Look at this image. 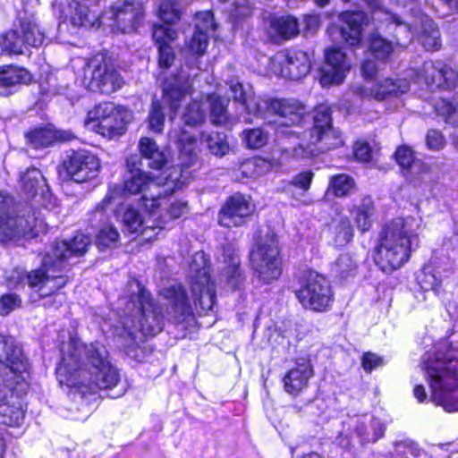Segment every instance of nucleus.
Listing matches in <instances>:
<instances>
[{
	"instance_id": "nucleus-55",
	"label": "nucleus",
	"mask_w": 458,
	"mask_h": 458,
	"mask_svg": "<svg viewBox=\"0 0 458 458\" xmlns=\"http://www.w3.org/2000/svg\"><path fill=\"white\" fill-rule=\"evenodd\" d=\"M206 113L199 101H192L185 107L182 120L189 126H197L205 121Z\"/></svg>"
},
{
	"instance_id": "nucleus-44",
	"label": "nucleus",
	"mask_w": 458,
	"mask_h": 458,
	"mask_svg": "<svg viewBox=\"0 0 458 458\" xmlns=\"http://www.w3.org/2000/svg\"><path fill=\"white\" fill-rule=\"evenodd\" d=\"M161 21L168 24L176 23L182 16V6L176 0H162L157 9Z\"/></svg>"
},
{
	"instance_id": "nucleus-39",
	"label": "nucleus",
	"mask_w": 458,
	"mask_h": 458,
	"mask_svg": "<svg viewBox=\"0 0 458 458\" xmlns=\"http://www.w3.org/2000/svg\"><path fill=\"white\" fill-rule=\"evenodd\" d=\"M420 41L428 51L438 50L441 47L440 31L429 18L424 19L421 22Z\"/></svg>"
},
{
	"instance_id": "nucleus-53",
	"label": "nucleus",
	"mask_w": 458,
	"mask_h": 458,
	"mask_svg": "<svg viewBox=\"0 0 458 458\" xmlns=\"http://www.w3.org/2000/svg\"><path fill=\"white\" fill-rule=\"evenodd\" d=\"M269 139V133L263 128L245 130L242 132V140L249 148H261Z\"/></svg>"
},
{
	"instance_id": "nucleus-17",
	"label": "nucleus",
	"mask_w": 458,
	"mask_h": 458,
	"mask_svg": "<svg viewBox=\"0 0 458 458\" xmlns=\"http://www.w3.org/2000/svg\"><path fill=\"white\" fill-rule=\"evenodd\" d=\"M114 26L123 33L137 30L144 17L141 0H118L112 5Z\"/></svg>"
},
{
	"instance_id": "nucleus-37",
	"label": "nucleus",
	"mask_w": 458,
	"mask_h": 458,
	"mask_svg": "<svg viewBox=\"0 0 458 458\" xmlns=\"http://www.w3.org/2000/svg\"><path fill=\"white\" fill-rule=\"evenodd\" d=\"M374 209V203L370 196H364L360 203L355 204L351 209V214L360 231L366 232L370 228Z\"/></svg>"
},
{
	"instance_id": "nucleus-15",
	"label": "nucleus",
	"mask_w": 458,
	"mask_h": 458,
	"mask_svg": "<svg viewBox=\"0 0 458 458\" xmlns=\"http://www.w3.org/2000/svg\"><path fill=\"white\" fill-rule=\"evenodd\" d=\"M20 386L14 380L7 379L0 385V423L17 427L24 419L21 408V396L29 389V383L23 391L19 390Z\"/></svg>"
},
{
	"instance_id": "nucleus-40",
	"label": "nucleus",
	"mask_w": 458,
	"mask_h": 458,
	"mask_svg": "<svg viewBox=\"0 0 458 458\" xmlns=\"http://www.w3.org/2000/svg\"><path fill=\"white\" fill-rule=\"evenodd\" d=\"M435 89H453L458 82V72L441 61H436Z\"/></svg>"
},
{
	"instance_id": "nucleus-38",
	"label": "nucleus",
	"mask_w": 458,
	"mask_h": 458,
	"mask_svg": "<svg viewBox=\"0 0 458 458\" xmlns=\"http://www.w3.org/2000/svg\"><path fill=\"white\" fill-rule=\"evenodd\" d=\"M386 426L377 419H372L369 424L358 423L355 428V432L362 444L377 442L384 436Z\"/></svg>"
},
{
	"instance_id": "nucleus-64",
	"label": "nucleus",
	"mask_w": 458,
	"mask_h": 458,
	"mask_svg": "<svg viewBox=\"0 0 458 458\" xmlns=\"http://www.w3.org/2000/svg\"><path fill=\"white\" fill-rule=\"evenodd\" d=\"M394 451L397 454H411L414 457H420L422 450L411 441H398L394 443Z\"/></svg>"
},
{
	"instance_id": "nucleus-63",
	"label": "nucleus",
	"mask_w": 458,
	"mask_h": 458,
	"mask_svg": "<svg viewBox=\"0 0 458 458\" xmlns=\"http://www.w3.org/2000/svg\"><path fill=\"white\" fill-rule=\"evenodd\" d=\"M426 144L431 150H440L445 147V140L441 131L432 129L426 135Z\"/></svg>"
},
{
	"instance_id": "nucleus-20",
	"label": "nucleus",
	"mask_w": 458,
	"mask_h": 458,
	"mask_svg": "<svg viewBox=\"0 0 458 458\" xmlns=\"http://www.w3.org/2000/svg\"><path fill=\"white\" fill-rule=\"evenodd\" d=\"M89 243V236L77 233L70 242H55L47 252L53 255L58 260L59 265H65L69 267L70 260L72 258L84 255Z\"/></svg>"
},
{
	"instance_id": "nucleus-56",
	"label": "nucleus",
	"mask_w": 458,
	"mask_h": 458,
	"mask_svg": "<svg viewBox=\"0 0 458 458\" xmlns=\"http://www.w3.org/2000/svg\"><path fill=\"white\" fill-rule=\"evenodd\" d=\"M122 220L128 232L143 233L144 221L136 208L131 207L127 208L123 215Z\"/></svg>"
},
{
	"instance_id": "nucleus-14",
	"label": "nucleus",
	"mask_w": 458,
	"mask_h": 458,
	"mask_svg": "<svg viewBox=\"0 0 458 458\" xmlns=\"http://www.w3.org/2000/svg\"><path fill=\"white\" fill-rule=\"evenodd\" d=\"M44 38V33L31 18L19 17V25L3 37L1 44L9 53L18 55L22 53L25 45L40 46Z\"/></svg>"
},
{
	"instance_id": "nucleus-46",
	"label": "nucleus",
	"mask_w": 458,
	"mask_h": 458,
	"mask_svg": "<svg viewBox=\"0 0 458 458\" xmlns=\"http://www.w3.org/2000/svg\"><path fill=\"white\" fill-rule=\"evenodd\" d=\"M165 120V106L160 100L153 99L148 114L149 130L155 133H161L164 130Z\"/></svg>"
},
{
	"instance_id": "nucleus-33",
	"label": "nucleus",
	"mask_w": 458,
	"mask_h": 458,
	"mask_svg": "<svg viewBox=\"0 0 458 458\" xmlns=\"http://www.w3.org/2000/svg\"><path fill=\"white\" fill-rule=\"evenodd\" d=\"M70 9L72 11L71 23L74 27L90 29L99 26L100 21L98 13L96 11L89 10L86 4L72 0Z\"/></svg>"
},
{
	"instance_id": "nucleus-30",
	"label": "nucleus",
	"mask_w": 458,
	"mask_h": 458,
	"mask_svg": "<svg viewBox=\"0 0 458 458\" xmlns=\"http://www.w3.org/2000/svg\"><path fill=\"white\" fill-rule=\"evenodd\" d=\"M310 70V60L308 54L302 50H292L282 63L281 75L290 80H300L305 77Z\"/></svg>"
},
{
	"instance_id": "nucleus-61",
	"label": "nucleus",
	"mask_w": 458,
	"mask_h": 458,
	"mask_svg": "<svg viewBox=\"0 0 458 458\" xmlns=\"http://www.w3.org/2000/svg\"><path fill=\"white\" fill-rule=\"evenodd\" d=\"M436 62L427 61L418 72V79L423 81L428 88L434 89Z\"/></svg>"
},
{
	"instance_id": "nucleus-22",
	"label": "nucleus",
	"mask_w": 458,
	"mask_h": 458,
	"mask_svg": "<svg viewBox=\"0 0 458 458\" xmlns=\"http://www.w3.org/2000/svg\"><path fill=\"white\" fill-rule=\"evenodd\" d=\"M195 32L188 43L189 50L199 56L202 55L208 45L209 32L215 30L213 13L206 11L196 15Z\"/></svg>"
},
{
	"instance_id": "nucleus-35",
	"label": "nucleus",
	"mask_w": 458,
	"mask_h": 458,
	"mask_svg": "<svg viewBox=\"0 0 458 458\" xmlns=\"http://www.w3.org/2000/svg\"><path fill=\"white\" fill-rule=\"evenodd\" d=\"M22 191L28 197L34 198L38 193L44 195L48 191L45 177L41 172L35 168H28L21 177Z\"/></svg>"
},
{
	"instance_id": "nucleus-1",
	"label": "nucleus",
	"mask_w": 458,
	"mask_h": 458,
	"mask_svg": "<svg viewBox=\"0 0 458 458\" xmlns=\"http://www.w3.org/2000/svg\"><path fill=\"white\" fill-rule=\"evenodd\" d=\"M61 384L72 389L74 397L83 399L98 390H106L110 398L124 394L120 374L110 361L109 352L98 341L89 344H69L56 369Z\"/></svg>"
},
{
	"instance_id": "nucleus-27",
	"label": "nucleus",
	"mask_w": 458,
	"mask_h": 458,
	"mask_svg": "<svg viewBox=\"0 0 458 458\" xmlns=\"http://www.w3.org/2000/svg\"><path fill=\"white\" fill-rule=\"evenodd\" d=\"M139 150L141 158L139 157L138 165L142 169L148 167L153 170H161L168 162V156L161 149L157 142L148 137H143L139 141Z\"/></svg>"
},
{
	"instance_id": "nucleus-9",
	"label": "nucleus",
	"mask_w": 458,
	"mask_h": 458,
	"mask_svg": "<svg viewBox=\"0 0 458 458\" xmlns=\"http://www.w3.org/2000/svg\"><path fill=\"white\" fill-rule=\"evenodd\" d=\"M29 376L30 363L22 347L13 336L0 335V385L7 379L14 380L23 391Z\"/></svg>"
},
{
	"instance_id": "nucleus-32",
	"label": "nucleus",
	"mask_w": 458,
	"mask_h": 458,
	"mask_svg": "<svg viewBox=\"0 0 458 458\" xmlns=\"http://www.w3.org/2000/svg\"><path fill=\"white\" fill-rule=\"evenodd\" d=\"M127 123V112L119 108L114 114L97 124V132L108 139L119 137L126 131Z\"/></svg>"
},
{
	"instance_id": "nucleus-42",
	"label": "nucleus",
	"mask_w": 458,
	"mask_h": 458,
	"mask_svg": "<svg viewBox=\"0 0 458 458\" xmlns=\"http://www.w3.org/2000/svg\"><path fill=\"white\" fill-rule=\"evenodd\" d=\"M333 241L336 247L349 243L353 237V228L348 217H340L332 224Z\"/></svg>"
},
{
	"instance_id": "nucleus-45",
	"label": "nucleus",
	"mask_w": 458,
	"mask_h": 458,
	"mask_svg": "<svg viewBox=\"0 0 458 458\" xmlns=\"http://www.w3.org/2000/svg\"><path fill=\"white\" fill-rule=\"evenodd\" d=\"M357 265L350 254H341L332 267V274L340 280L352 277L356 273Z\"/></svg>"
},
{
	"instance_id": "nucleus-3",
	"label": "nucleus",
	"mask_w": 458,
	"mask_h": 458,
	"mask_svg": "<svg viewBox=\"0 0 458 458\" xmlns=\"http://www.w3.org/2000/svg\"><path fill=\"white\" fill-rule=\"evenodd\" d=\"M421 218L397 217L383 228L377 247L376 263L385 273L402 267L420 246Z\"/></svg>"
},
{
	"instance_id": "nucleus-59",
	"label": "nucleus",
	"mask_w": 458,
	"mask_h": 458,
	"mask_svg": "<svg viewBox=\"0 0 458 458\" xmlns=\"http://www.w3.org/2000/svg\"><path fill=\"white\" fill-rule=\"evenodd\" d=\"M152 38L158 47L162 45H169L170 42L175 40L177 31L161 24H155L152 30Z\"/></svg>"
},
{
	"instance_id": "nucleus-23",
	"label": "nucleus",
	"mask_w": 458,
	"mask_h": 458,
	"mask_svg": "<svg viewBox=\"0 0 458 458\" xmlns=\"http://www.w3.org/2000/svg\"><path fill=\"white\" fill-rule=\"evenodd\" d=\"M313 376V369L308 359H298L295 366L284 377V388L286 393L297 395L308 386L309 379Z\"/></svg>"
},
{
	"instance_id": "nucleus-28",
	"label": "nucleus",
	"mask_w": 458,
	"mask_h": 458,
	"mask_svg": "<svg viewBox=\"0 0 458 458\" xmlns=\"http://www.w3.org/2000/svg\"><path fill=\"white\" fill-rule=\"evenodd\" d=\"M305 107L302 104L293 98L274 99V114L285 119L280 123L276 131L281 128L291 129L290 125H298L303 120Z\"/></svg>"
},
{
	"instance_id": "nucleus-11",
	"label": "nucleus",
	"mask_w": 458,
	"mask_h": 458,
	"mask_svg": "<svg viewBox=\"0 0 458 458\" xmlns=\"http://www.w3.org/2000/svg\"><path fill=\"white\" fill-rule=\"evenodd\" d=\"M189 277L195 305L205 311L211 310L216 296L215 285L210 280L209 261L203 251L192 256Z\"/></svg>"
},
{
	"instance_id": "nucleus-26",
	"label": "nucleus",
	"mask_w": 458,
	"mask_h": 458,
	"mask_svg": "<svg viewBox=\"0 0 458 458\" xmlns=\"http://www.w3.org/2000/svg\"><path fill=\"white\" fill-rule=\"evenodd\" d=\"M27 143L34 148H48L57 142L71 141L75 138L73 133L52 127H39L25 134Z\"/></svg>"
},
{
	"instance_id": "nucleus-49",
	"label": "nucleus",
	"mask_w": 458,
	"mask_h": 458,
	"mask_svg": "<svg viewBox=\"0 0 458 458\" xmlns=\"http://www.w3.org/2000/svg\"><path fill=\"white\" fill-rule=\"evenodd\" d=\"M394 51L391 41L385 39L379 35H372L369 45L370 55L379 61H386Z\"/></svg>"
},
{
	"instance_id": "nucleus-12",
	"label": "nucleus",
	"mask_w": 458,
	"mask_h": 458,
	"mask_svg": "<svg viewBox=\"0 0 458 458\" xmlns=\"http://www.w3.org/2000/svg\"><path fill=\"white\" fill-rule=\"evenodd\" d=\"M251 265L258 278L265 284L277 279L281 273L278 241L274 233L261 238L256 250L250 253Z\"/></svg>"
},
{
	"instance_id": "nucleus-16",
	"label": "nucleus",
	"mask_w": 458,
	"mask_h": 458,
	"mask_svg": "<svg viewBox=\"0 0 458 458\" xmlns=\"http://www.w3.org/2000/svg\"><path fill=\"white\" fill-rule=\"evenodd\" d=\"M63 165L71 179L79 183L95 178L100 167L98 157L84 149L68 152Z\"/></svg>"
},
{
	"instance_id": "nucleus-13",
	"label": "nucleus",
	"mask_w": 458,
	"mask_h": 458,
	"mask_svg": "<svg viewBox=\"0 0 458 458\" xmlns=\"http://www.w3.org/2000/svg\"><path fill=\"white\" fill-rule=\"evenodd\" d=\"M295 293L305 309L314 311H325L333 301V293L327 280L316 272L308 275Z\"/></svg>"
},
{
	"instance_id": "nucleus-7",
	"label": "nucleus",
	"mask_w": 458,
	"mask_h": 458,
	"mask_svg": "<svg viewBox=\"0 0 458 458\" xmlns=\"http://www.w3.org/2000/svg\"><path fill=\"white\" fill-rule=\"evenodd\" d=\"M137 293L131 295L123 310V327L131 335L134 331L145 336H153L163 329V315L150 296V293L137 284Z\"/></svg>"
},
{
	"instance_id": "nucleus-6",
	"label": "nucleus",
	"mask_w": 458,
	"mask_h": 458,
	"mask_svg": "<svg viewBox=\"0 0 458 458\" xmlns=\"http://www.w3.org/2000/svg\"><path fill=\"white\" fill-rule=\"evenodd\" d=\"M42 221L28 203L15 202L13 196L0 191V242L19 241L37 235Z\"/></svg>"
},
{
	"instance_id": "nucleus-48",
	"label": "nucleus",
	"mask_w": 458,
	"mask_h": 458,
	"mask_svg": "<svg viewBox=\"0 0 458 458\" xmlns=\"http://www.w3.org/2000/svg\"><path fill=\"white\" fill-rule=\"evenodd\" d=\"M417 281L421 289L425 292L433 291L434 293H438L440 291L442 280L430 266L423 267L417 276Z\"/></svg>"
},
{
	"instance_id": "nucleus-43",
	"label": "nucleus",
	"mask_w": 458,
	"mask_h": 458,
	"mask_svg": "<svg viewBox=\"0 0 458 458\" xmlns=\"http://www.w3.org/2000/svg\"><path fill=\"white\" fill-rule=\"evenodd\" d=\"M174 299L172 305L174 318L177 323H181L191 316L192 311L182 286L178 285L176 288H174Z\"/></svg>"
},
{
	"instance_id": "nucleus-47",
	"label": "nucleus",
	"mask_w": 458,
	"mask_h": 458,
	"mask_svg": "<svg viewBox=\"0 0 458 458\" xmlns=\"http://www.w3.org/2000/svg\"><path fill=\"white\" fill-rule=\"evenodd\" d=\"M395 159L400 166L408 169L412 174H416L417 170L423 169L425 166L414 157L413 151L406 146H402L395 151Z\"/></svg>"
},
{
	"instance_id": "nucleus-18",
	"label": "nucleus",
	"mask_w": 458,
	"mask_h": 458,
	"mask_svg": "<svg viewBox=\"0 0 458 458\" xmlns=\"http://www.w3.org/2000/svg\"><path fill=\"white\" fill-rule=\"evenodd\" d=\"M253 208L250 199L242 193L233 194L225 203L218 214L219 225L224 227L241 226L245 218L251 215Z\"/></svg>"
},
{
	"instance_id": "nucleus-41",
	"label": "nucleus",
	"mask_w": 458,
	"mask_h": 458,
	"mask_svg": "<svg viewBox=\"0 0 458 458\" xmlns=\"http://www.w3.org/2000/svg\"><path fill=\"white\" fill-rule=\"evenodd\" d=\"M229 99L220 96H212L210 98V119L216 125L231 123L230 114L227 112Z\"/></svg>"
},
{
	"instance_id": "nucleus-36",
	"label": "nucleus",
	"mask_w": 458,
	"mask_h": 458,
	"mask_svg": "<svg viewBox=\"0 0 458 458\" xmlns=\"http://www.w3.org/2000/svg\"><path fill=\"white\" fill-rule=\"evenodd\" d=\"M200 143L210 154L223 157L230 151L227 135L219 131H203L200 134Z\"/></svg>"
},
{
	"instance_id": "nucleus-25",
	"label": "nucleus",
	"mask_w": 458,
	"mask_h": 458,
	"mask_svg": "<svg viewBox=\"0 0 458 458\" xmlns=\"http://www.w3.org/2000/svg\"><path fill=\"white\" fill-rule=\"evenodd\" d=\"M221 258L224 263L220 275L221 279L233 290L240 288L244 281V276L240 267L239 256L232 245L223 246Z\"/></svg>"
},
{
	"instance_id": "nucleus-58",
	"label": "nucleus",
	"mask_w": 458,
	"mask_h": 458,
	"mask_svg": "<svg viewBox=\"0 0 458 458\" xmlns=\"http://www.w3.org/2000/svg\"><path fill=\"white\" fill-rule=\"evenodd\" d=\"M176 143L181 155L191 157L196 156L197 139L190 132L182 130L177 137Z\"/></svg>"
},
{
	"instance_id": "nucleus-8",
	"label": "nucleus",
	"mask_w": 458,
	"mask_h": 458,
	"mask_svg": "<svg viewBox=\"0 0 458 458\" xmlns=\"http://www.w3.org/2000/svg\"><path fill=\"white\" fill-rule=\"evenodd\" d=\"M138 162L137 155L127 157L123 191L130 194L142 193V205L152 214L159 208L161 199L174 192V186L170 182H165L164 185L157 183L147 172L138 165Z\"/></svg>"
},
{
	"instance_id": "nucleus-50",
	"label": "nucleus",
	"mask_w": 458,
	"mask_h": 458,
	"mask_svg": "<svg viewBox=\"0 0 458 458\" xmlns=\"http://www.w3.org/2000/svg\"><path fill=\"white\" fill-rule=\"evenodd\" d=\"M436 112L445 118L446 123L458 126V100L439 99L435 105Z\"/></svg>"
},
{
	"instance_id": "nucleus-21",
	"label": "nucleus",
	"mask_w": 458,
	"mask_h": 458,
	"mask_svg": "<svg viewBox=\"0 0 458 458\" xmlns=\"http://www.w3.org/2000/svg\"><path fill=\"white\" fill-rule=\"evenodd\" d=\"M350 68L351 64L341 49L327 50L326 63L322 67L321 82L323 84L341 83Z\"/></svg>"
},
{
	"instance_id": "nucleus-60",
	"label": "nucleus",
	"mask_w": 458,
	"mask_h": 458,
	"mask_svg": "<svg viewBox=\"0 0 458 458\" xmlns=\"http://www.w3.org/2000/svg\"><path fill=\"white\" fill-rule=\"evenodd\" d=\"M21 305V299L16 293H5L0 297V315L7 316Z\"/></svg>"
},
{
	"instance_id": "nucleus-62",
	"label": "nucleus",
	"mask_w": 458,
	"mask_h": 458,
	"mask_svg": "<svg viewBox=\"0 0 458 458\" xmlns=\"http://www.w3.org/2000/svg\"><path fill=\"white\" fill-rule=\"evenodd\" d=\"M175 60V55L170 45L158 47V66L160 69H169Z\"/></svg>"
},
{
	"instance_id": "nucleus-31",
	"label": "nucleus",
	"mask_w": 458,
	"mask_h": 458,
	"mask_svg": "<svg viewBox=\"0 0 458 458\" xmlns=\"http://www.w3.org/2000/svg\"><path fill=\"white\" fill-rule=\"evenodd\" d=\"M30 81V74L11 65L0 67V97L11 95L19 84Z\"/></svg>"
},
{
	"instance_id": "nucleus-2",
	"label": "nucleus",
	"mask_w": 458,
	"mask_h": 458,
	"mask_svg": "<svg viewBox=\"0 0 458 458\" xmlns=\"http://www.w3.org/2000/svg\"><path fill=\"white\" fill-rule=\"evenodd\" d=\"M277 141L282 151L296 159L319 155L343 145L339 132L332 126L330 109L318 106L313 115V126L309 131L281 128Z\"/></svg>"
},
{
	"instance_id": "nucleus-24",
	"label": "nucleus",
	"mask_w": 458,
	"mask_h": 458,
	"mask_svg": "<svg viewBox=\"0 0 458 458\" xmlns=\"http://www.w3.org/2000/svg\"><path fill=\"white\" fill-rule=\"evenodd\" d=\"M191 87L190 76L184 72L166 79L163 86V100L176 112L182 99L190 92Z\"/></svg>"
},
{
	"instance_id": "nucleus-10",
	"label": "nucleus",
	"mask_w": 458,
	"mask_h": 458,
	"mask_svg": "<svg viewBox=\"0 0 458 458\" xmlns=\"http://www.w3.org/2000/svg\"><path fill=\"white\" fill-rule=\"evenodd\" d=\"M83 72L84 79L89 81V88L92 91L108 95L120 89L124 83L111 61L102 54L83 59Z\"/></svg>"
},
{
	"instance_id": "nucleus-4",
	"label": "nucleus",
	"mask_w": 458,
	"mask_h": 458,
	"mask_svg": "<svg viewBox=\"0 0 458 458\" xmlns=\"http://www.w3.org/2000/svg\"><path fill=\"white\" fill-rule=\"evenodd\" d=\"M432 399L448 412L458 411V350H437L422 356Z\"/></svg>"
},
{
	"instance_id": "nucleus-57",
	"label": "nucleus",
	"mask_w": 458,
	"mask_h": 458,
	"mask_svg": "<svg viewBox=\"0 0 458 458\" xmlns=\"http://www.w3.org/2000/svg\"><path fill=\"white\" fill-rule=\"evenodd\" d=\"M119 108L112 102H104L96 105L91 110L88 112L86 123L89 122L98 121V123H101L104 119L114 114Z\"/></svg>"
},
{
	"instance_id": "nucleus-34",
	"label": "nucleus",
	"mask_w": 458,
	"mask_h": 458,
	"mask_svg": "<svg viewBox=\"0 0 458 458\" xmlns=\"http://www.w3.org/2000/svg\"><path fill=\"white\" fill-rule=\"evenodd\" d=\"M267 21L272 36H276L283 39H290L299 33L298 22L293 17L269 15Z\"/></svg>"
},
{
	"instance_id": "nucleus-5",
	"label": "nucleus",
	"mask_w": 458,
	"mask_h": 458,
	"mask_svg": "<svg viewBox=\"0 0 458 458\" xmlns=\"http://www.w3.org/2000/svg\"><path fill=\"white\" fill-rule=\"evenodd\" d=\"M68 269L67 266L59 265L58 260L53 255L46 252L39 268L30 272L21 269L13 270L8 279V286L18 289L28 284L31 289L36 290L42 298L55 295L53 298L46 301L44 305L58 308L65 298L63 294L56 293V292L63 288L68 281L65 276L59 275L58 273Z\"/></svg>"
},
{
	"instance_id": "nucleus-29",
	"label": "nucleus",
	"mask_w": 458,
	"mask_h": 458,
	"mask_svg": "<svg viewBox=\"0 0 458 458\" xmlns=\"http://www.w3.org/2000/svg\"><path fill=\"white\" fill-rule=\"evenodd\" d=\"M343 25L339 32L350 46L358 45L361 39L363 25L368 22V16L363 12H344L341 14Z\"/></svg>"
},
{
	"instance_id": "nucleus-51",
	"label": "nucleus",
	"mask_w": 458,
	"mask_h": 458,
	"mask_svg": "<svg viewBox=\"0 0 458 458\" xmlns=\"http://www.w3.org/2000/svg\"><path fill=\"white\" fill-rule=\"evenodd\" d=\"M355 182L348 174H341L330 178L328 190L336 197H344L354 188Z\"/></svg>"
},
{
	"instance_id": "nucleus-54",
	"label": "nucleus",
	"mask_w": 458,
	"mask_h": 458,
	"mask_svg": "<svg viewBox=\"0 0 458 458\" xmlns=\"http://www.w3.org/2000/svg\"><path fill=\"white\" fill-rule=\"evenodd\" d=\"M119 240V233L114 226L107 225L99 230L96 236V244L100 250L114 248Z\"/></svg>"
},
{
	"instance_id": "nucleus-52",
	"label": "nucleus",
	"mask_w": 458,
	"mask_h": 458,
	"mask_svg": "<svg viewBox=\"0 0 458 458\" xmlns=\"http://www.w3.org/2000/svg\"><path fill=\"white\" fill-rule=\"evenodd\" d=\"M274 99L257 98L247 101L246 108L249 113L263 118L274 114Z\"/></svg>"
},
{
	"instance_id": "nucleus-19",
	"label": "nucleus",
	"mask_w": 458,
	"mask_h": 458,
	"mask_svg": "<svg viewBox=\"0 0 458 458\" xmlns=\"http://www.w3.org/2000/svg\"><path fill=\"white\" fill-rule=\"evenodd\" d=\"M410 89V82L402 78L377 79L370 86H365L360 89L363 97H369L378 101L388 98H397L405 94Z\"/></svg>"
}]
</instances>
